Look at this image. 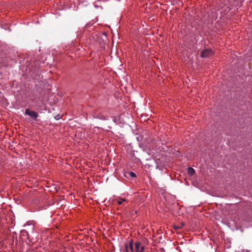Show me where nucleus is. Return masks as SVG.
I'll use <instances>...</instances> for the list:
<instances>
[{"instance_id": "f257e3e1", "label": "nucleus", "mask_w": 252, "mask_h": 252, "mask_svg": "<svg viewBox=\"0 0 252 252\" xmlns=\"http://www.w3.org/2000/svg\"><path fill=\"white\" fill-rule=\"evenodd\" d=\"M212 55H213L212 50L211 49H207L203 50L201 52L200 56L202 58H206V57H210V56H211Z\"/></svg>"}, {"instance_id": "f03ea898", "label": "nucleus", "mask_w": 252, "mask_h": 252, "mask_svg": "<svg viewBox=\"0 0 252 252\" xmlns=\"http://www.w3.org/2000/svg\"><path fill=\"white\" fill-rule=\"evenodd\" d=\"M25 113L26 114L29 115L31 117V118L33 119H35L38 115L36 112L30 110L29 109L26 110Z\"/></svg>"}, {"instance_id": "7ed1b4c3", "label": "nucleus", "mask_w": 252, "mask_h": 252, "mask_svg": "<svg viewBox=\"0 0 252 252\" xmlns=\"http://www.w3.org/2000/svg\"><path fill=\"white\" fill-rule=\"evenodd\" d=\"M135 250L136 252H143L144 247L141 246V243L137 242L135 244Z\"/></svg>"}, {"instance_id": "20e7f679", "label": "nucleus", "mask_w": 252, "mask_h": 252, "mask_svg": "<svg viewBox=\"0 0 252 252\" xmlns=\"http://www.w3.org/2000/svg\"><path fill=\"white\" fill-rule=\"evenodd\" d=\"M125 250L126 252H133V248L132 242H130L128 245H125Z\"/></svg>"}, {"instance_id": "39448f33", "label": "nucleus", "mask_w": 252, "mask_h": 252, "mask_svg": "<svg viewBox=\"0 0 252 252\" xmlns=\"http://www.w3.org/2000/svg\"><path fill=\"white\" fill-rule=\"evenodd\" d=\"M187 171H188V174H189L191 176H192L195 173V170L193 168H192L191 167H188V169H187Z\"/></svg>"}, {"instance_id": "423d86ee", "label": "nucleus", "mask_w": 252, "mask_h": 252, "mask_svg": "<svg viewBox=\"0 0 252 252\" xmlns=\"http://www.w3.org/2000/svg\"><path fill=\"white\" fill-rule=\"evenodd\" d=\"M184 226V224H181L180 225H173V228L175 230H178V229H181L183 227V226Z\"/></svg>"}, {"instance_id": "0eeeda50", "label": "nucleus", "mask_w": 252, "mask_h": 252, "mask_svg": "<svg viewBox=\"0 0 252 252\" xmlns=\"http://www.w3.org/2000/svg\"><path fill=\"white\" fill-rule=\"evenodd\" d=\"M127 174H128L130 177H132V178H135V177H136V174H135L134 172H131V171L128 172H127Z\"/></svg>"}, {"instance_id": "6e6552de", "label": "nucleus", "mask_w": 252, "mask_h": 252, "mask_svg": "<svg viewBox=\"0 0 252 252\" xmlns=\"http://www.w3.org/2000/svg\"><path fill=\"white\" fill-rule=\"evenodd\" d=\"M123 202H127L126 200L125 199H122L121 198L120 200L118 201V204L119 205H121L123 204Z\"/></svg>"}, {"instance_id": "1a4fd4ad", "label": "nucleus", "mask_w": 252, "mask_h": 252, "mask_svg": "<svg viewBox=\"0 0 252 252\" xmlns=\"http://www.w3.org/2000/svg\"><path fill=\"white\" fill-rule=\"evenodd\" d=\"M55 118L57 119V120H58V119H60V117H59V115H58L57 116V117H55Z\"/></svg>"}, {"instance_id": "9d476101", "label": "nucleus", "mask_w": 252, "mask_h": 252, "mask_svg": "<svg viewBox=\"0 0 252 252\" xmlns=\"http://www.w3.org/2000/svg\"><path fill=\"white\" fill-rule=\"evenodd\" d=\"M95 128H96L97 129H98V127H95Z\"/></svg>"}]
</instances>
